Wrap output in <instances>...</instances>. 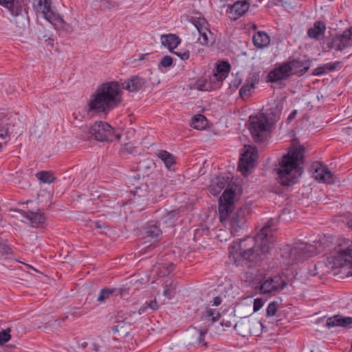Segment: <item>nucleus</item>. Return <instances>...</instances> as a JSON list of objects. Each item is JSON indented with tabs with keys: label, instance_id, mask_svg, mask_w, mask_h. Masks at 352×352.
I'll return each mask as SVG.
<instances>
[{
	"label": "nucleus",
	"instance_id": "1",
	"mask_svg": "<svg viewBox=\"0 0 352 352\" xmlns=\"http://www.w3.org/2000/svg\"><path fill=\"white\" fill-rule=\"evenodd\" d=\"M235 190L228 188L222 194L219 201V216L221 223L230 221L231 234L234 235L243 228L246 222V216L250 214V208L248 206H243L235 212L234 198Z\"/></svg>",
	"mask_w": 352,
	"mask_h": 352
},
{
	"label": "nucleus",
	"instance_id": "2",
	"mask_svg": "<svg viewBox=\"0 0 352 352\" xmlns=\"http://www.w3.org/2000/svg\"><path fill=\"white\" fill-rule=\"evenodd\" d=\"M121 102L120 85L111 81L100 85L88 103V111L98 113L108 112Z\"/></svg>",
	"mask_w": 352,
	"mask_h": 352
},
{
	"label": "nucleus",
	"instance_id": "3",
	"mask_svg": "<svg viewBox=\"0 0 352 352\" xmlns=\"http://www.w3.org/2000/svg\"><path fill=\"white\" fill-rule=\"evenodd\" d=\"M270 221L261 228L254 237L248 236L241 239L239 245V254L245 260L256 262L262 259L261 256L267 253L270 249L268 237L271 234Z\"/></svg>",
	"mask_w": 352,
	"mask_h": 352
},
{
	"label": "nucleus",
	"instance_id": "4",
	"mask_svg": "<svg viewBox=\"0 0 352 352\" xmlns=\"http://www.w3.org/2000/svg\"><path fill=\"white\" fill-rule=\"evenodd\" d=\"M305 149L303 147H296L289 150L279 162L277 168L279 182L283 186H290L302 173L300 162L302 161Z\"/></svg>",
	"mask_w": 352,
	"mask_h": 352
},
{
	"label": "nucleus",
	"instance_id": "5",
	"mask_svg": "<svg viewBox=\"0 0 352 352\" xmlns=\"http://www.w3.org/2000/svg\"><path fill=\"white\" fill-rule=\"evenodd\" d=\"M250 282L255 289L259 290L260 294L263 295L278 293L287 285L285 280L279 275L270 276L265 279H263L261 275H258Z\"/></svg>",
	"mask_w": 352,
	"mask_h": 352
},
{
	"label": "nucleus",
	"instance_id": "6",
	"mask_svg": "<svg viewBox=\"0 0 352 352\" xmlns=\"http://www.w3.org/2000/svg\"><path fill=\"white\" fill-rule=\"evenodd\" d=\"M136 316L135 311H118L116 316V324L111 327L113 333L120 338L126 337L132 329V325L136 322Z\"/></svg>",
	"mask_w": 352,
	"mask_h": 352
},
{
	"label": "nucleus",
	"instance_id": "7",
	"mask_svg": "<svg viewBox=\"0 0 352 352\" xmlns=\"http://www.w3.org/2000/svg\"><path fill=\"white\" fill-rule=\"evenodd\" d=\"M269 118L265 113L250 118V131L255 142H262L270 128Z\"/></svg>",
	"mask_w": 352,
	"mask_h": 352
},
{
	"label": "nucleus",
	"instance_id": "8",
	"mask_svg": "<svg viewBox=\"0 0 352 352\" xmlns=\"http://www.w3.org/2000/svg\"><path fill=\"white\" fill-rule=\"evenodd\" d=\"M220 317L221 315L217 309L206 308L201 316V320L204 321V324H206L205 327L200 329H197L195 327L192 329V330H193L195 333L197 335L195 343L202 344L205 346L206 345V343L204 342V336L208 333V327L210 324L219 320Z\"/></svg>",
	"mask_w": 352,
	"mask_h": 352
},
{
	"label": "nucleus",
	"instance_id": "9",
	"mask_svg": "<svg viewBox=\"0 0 352 352\" xmlns=\"http://www.w3.org/2000/svg\"><path fill=\"white\" fill-rule=\"evenodd\" d=\"M89 133L100 142H113L120 140V134H114L113 128L106 122H96L90 128Z\"/></svg>",
	"mask_w": 352,
	"mask_h": 352
},
{
	"label": "nucleus",
	"instance_id": "10",
	"mask_svg": "<svg viewBox=\"0 0 352 352\" xmlns=\"http://www.w3.org/2000/svg\"><path fill=\"white\" fill-rule=\"evenodd\" d=\"M257 158V149L254 146L245 145L239 162V168L243 175L248 174L249 170L254 167Z\"/></svg>",
	"mask_w": 352,
	"mask_h": 352
},
{
	"label": "nucleus",
	"instance_id": "11",
	"mask_svg": "<svg viewBox=\"0 0 352 352\" xmlns=\"http://www.w3.org/2000/svg\"><path fill=\"white\" fill-rule=\"evenodd\" d=\"M0 5L8 10L13 16H27V4L22 0H0Z\"/></svg>",
	"mask_w": 352,
	"mask_h": 352
},
{
	"label": "nucleus",
	"instance_id": "12",
	"mask_svg": "<svg viewBox=\"0 0 352 352\" xmlns=\"http://www.w3.org/2000/svg\"><path fill=\"white\" fill-rule=\"evenodd\" d=\"M259 80V72H253L248 74L245 83L239 90L240 97L243 100H246L250 98L256 85L258 83Z\"/></svg>",
	"mask_w": 352,
	"mask_h": 352
},
{
	"label": "nucleus",
	"instance_id": "13",
	"mask_svg": "<svg viewBox=\"0 0 352 352\" xmlns=\"http://www.w3.org/2000/svg\"><path fill=\"white\" fill-rule=\"evenodd\" d=\"M292 76L291 67L289 66L287 61L272 70L268 74L267 78L270 82H275L283 80H287Z\"/></svg>",
	"mask_w": 352,
	"mask_h": 352
},
{
	"label": "nucleus",
	"instance_id": "14",
	"mask_svg": "<svg viewBox=\"0 0 352 352\" xmlns=\"http://www.w3.org/2000/svg\"><path fill=\"white\" fill-rule=\"evenodd\" d=\"M312 169L314 170L313 175L317 181L327 184L333 183V173L327 166L319 162H315L312 164Z\"/></svg>",
	"mask_w": 352,
	"mask_h": 352
},
{
	"label": "nucleus",
	"instance_id": "15",
	"mask_svg": "<svg viewBox=\"0 0 352 352\" xmlns=\"http://www.w3.org/2000/svg\"><path fill=\"white\" fill-rule=\"evenodd\" d=\"M352 44L351 32L345 30L342 34L336 36L331 39L329 47L334 48L338 51H342L344 49L350 47Z\"/></svg>",
	"mask_w": 352,
	"mask_h": 352
},
{
	"label": "nucleus",
	"instance_id": "16",
	"mask_svg": "<svg viewBox=\"0 0 352 352\" xmlns=\"http://www.w3.org/2000/svg\"><path fill=\"white\" fill-rule=\"evenodd\" d=\"M289 66L291 67V72L292 75L302 76L305 74L309 70L311 61L308 58H294L287 61Z\"/></svg>",
	"mask_w": 352,
	"mask_h": 352
},
{
	"label": "nucleus",
	"instance_id": "17",
	"mask_svg": "<svg viewBox=\"0 0 352 352\" xmlns=\"http://www.w3.org/2000/svg\"><path fill=\"white\" fill-rule=\"evenodd\" d=\"M146 82L145 78L139 76H133L122 84V88L130 92L135 93L143 90Z\"/></svg>",
	"mask_w": 352,
	"mask_h": 352
},
{
	"label": "nucleus",
	"instance_id": "18",
	"mask_svg": "<svg viewBox=\"0 0 352 352\" xmlns=\"http://www.w3.org/2000/svg\"><path fill=\"white\" fill-rule=\"evenodd\" d=\"M230 64L228 61H221L217 65L214 72L213 77L212 78H210V80L217 82L218 84H220L228 77L230 72ZM218 86H219V85H218Z\"/></svg>",
	"mask_w": 352,
	"mask_h": 352
},
{
	"label": "nucleus",
	"instance_id": "19",
	"mask_svg": "<svg viewBox=\"0 0 352 352\" xmlns=\"http://www.w3.org/2000/svg\"><path fill=\"white\" fill-rule=\"evenodd\" d=\"M18 212H20L23 217H25L34 227H38L42 225L45 221L44 213L39 211L32 212L30 210L25 211L19 210Z\"/></svg>",
	"mask_w": 352,
	"mask_h": 352
},
{
	"label": "nucleus",
	"instance_id": "20",
	"mask_svg": "<svg viewBox=\"0 0 352 352\" xmlns=\"http://www.w3.org/2000/svg\"><path fill=\"white\" fill-rule=\"evenodd\" d=\"M352 324L351 317H344L340 315H336L327 320V326L330 328L333 327H342L348 328Z\"/></svg>",
	"mask_w": 352,
	"mask_h": 352
},
{
	"label": "nucleus",
	"instance_id": "21",
	"mask_svg": "<svg viewBox=\"0 0 352 352\" xmlns=\"http://www.w3.org/2000/svg\"><path fill=\"white\" fill-rule=\"evenodd\" d=\"M228 182L229 177L222 175L217 176L209 186L210 192L214 195H219L228 184Z\"/></svg>",
	"mask_w": 352,
	"mask_h": 352
},
{
	"label": "nucleus",
	"instance_id": "22",
	"mask_svg": "<svg viewBox=\"0 0 352 352\" xmlns=\"http://www.w3.org/2000/svg\"><path fill=\"white\" fill-rule=\"evenodd\" d=\"M52 0H38L35 6L38 11H41L44 17L49 21L54 19V13L51 9Z\"/></svg>",
	"mask_w": 352,
	"mask_h": 352
},
{
	"label": "nucleus",
	"instance_id": "23",
	"mask_svg": "<svg viewBox=\"0 0 352 352\" xmlns=\"http://www.w3.org/2000/svg\"><path fill=\"white\" fill-rule=\"evenodd\" d=\"M250 3L248 0H239L230 7V12L234 14V19L243 16L249 9Z\"/></svg>",
	"mask_w": 352,
	"mask_h": 352
},
{
	"label": "nucleus",
	"instance_id": "24",
	"mask_svg": "<svg viewBox=\"0 0 352 352\" xmlns=\"http://www.w3.org/2000/svg\"><path fill=\"white\" fill-rule=\"evenodd\" d=\"M252 41L256 47L263 49L270 45V37L265 32L258 31L254 34Z\"/></svg>",
	"mask_w": 352,
	"mask_h": 352
},
{
	"label": "nucleus",
	"instance_id": "25",
	"mask_svg": "<svg viewBox=\"0 0 352 352\" xmlns=\"http://www.w3.org/2000/svg\"><path fill=\"white\" fill-rule=\"evenodd\" d=\"M143 231L146 236L151 239H157L162 234V231L157 224V222L154 221L148 222L143 227Z\"/></svg>",
	"mask_w": 352,
	"mask_h": 352
},
{
	"label": "nucleus",
	"instance_id": "26",
	"mask_svg": "<svg viewBox=\"0 0 352 352\" xmlns=\"http://www.w3.org/2000/svg\"><path fill=\"white\" fill-rule=\"evenodd\" d=\"M326 30L325 23L322 21H317L314 26L307 31V35L314 39H318L320 36L324 35Z\"/></svg>",
	"mask_w": 352,
	"mask_h": 352
},
{
	"label": "nucleus",
	"instance_id": "27",
	"mask_svg": "<svg viewBox=\"0 0 352 352\" xmlns=\"http://www.w3.org/2000/svg\"><path fill=\"white\" fill-rule=\"evenodd\" d=\"M181 43V39L175 34H169L162 36V43L167 47L170 52Z\"/></svg>",
	"mask_w": 352,
	"mask_h": 352
},
{
	"label": "nucleus",
	"instance_id": "28",
	"mask_svg": "<svg viewBox=\"0 0 352 352\" xmlns=\"http://www.w3.org/2000/svg\"><path fill=\"white\" fill-rule=\"evenodd\" d=\"M17 131L14 130V125L7 123L5 125L0 126V138L8 141L11 137H14L17 134Z\"/></svg>",
	"mask_w": 352,
	"mask_h": 352
},
{
	"label": "nucleus",
	"instance_id": "29",
	"mask_svg": "<svg viewBox=\"0 0 352 352\" xmlns=\"http://www.w3.org/2000/svg\"><path fill=\"white\" fill-rule=\"evenodd\" d=\"M179 217V212L178 210H173L168 212L166 214H164L161 220L162 222L166 224L167 226H174L175 221Z\"/></svg>",
	"mask_w": 352,
	"mask_h": 352
},
{
	"label": "nucleus",
	"instance_id": "30",
	"mask_svg": "<svg viewBox=\"0 0 352 352\" xmlns=\"http://www.w3.org/2000/svg\"><path fill=\"white\" fill-rule=\"evenodd\" d=\"M283 110V105L278 104L275 107H272L269 110V112L266 113V116L269 118L270 124H274L279 118L281 111Z\"/></svg>",
	"mask_w": 352,
	"mask_h": 352
},
{
	"label": "nucleus",
	"instance_id": "31",
	"mask_svg": "<svg viewBox=\"0 0 352 352\" xmlns=\"http://www.w3.org/2000/svg\"><path fill=\"white\" fill-rule=\"evenodd\" d=\"M117 288H109L104 287L100 291L98 296L97 300L98 302L102 303L105 302L107 300L109 299V298L114 295L117 292Z\"/></svg>",
	"mask_w": 352,
	"mask_h": 352
},
{
	"label": "nucleus",
	"instance_id": "32",
	"mask_svg": "<svg viewBox=\"0 0 352 352\" xmlns=\"http://www.w3.org/2000/svg\"><path fill=\"white\" fill-rule=\"evenodd\" d=\"M157 156L164 162L165 166L168 169H170V166L175 163L173 155L166 151H160L158 153Z\"/></svg>",
	"mask_w": 352,
	"mask_h": 352
},
{
	"label": "nucleus",
	"instance_id": "33",
	"mask_svg": "<svg viewBox=\"0 0 352 352\" xmlns=\"http://www.w3.org/2000/svg\"><path fill=\"white\" fill-rule=\"evenodd\" d=\"M207 120L204 116L198 114L195 116L191 120V126L196 129H204L206 125Z\"/></svg>",
	"mask_w": 352,
	"mask_h": 352
},
{
	"label": "nucleus",
	"instance_id": "34",
	"mask_svg": "<svg viewBox=\"0 0 352 352\" xmlns=\"http://www.w3.org/2000/svg\"><path fill=\"white\" fill-rule=\"evenodd\" d=\"M177 283L173 280L166 281L164 285V295L168 299H171L175 294Z\"/></svg>",
	"mask_w": 352,
	"mask_h": 352
},
{
	"label": "nucleus",
	"instance_id": "35",
	"mask_svg": "<svg viewBox=\"0 0 352 352\" xmlns=\"http://www.w3.org/2000/svg\"><path fill=\"white\" fill-rule=\"evenodd\" d=\"M159 308V305L157 302L156 300H152L149 302H146L138 310L137 313V316L144 314L147 311L148 309H150L151 311H156Z\"/></svg>",
	"mask_w": 352,
	"mask_h": 352
},
{
	"label": "nucleus",
	"instance_id": "36",
	"mask_svg": "<svg viewBox=\"0 0 352 352\" xmlns=\"http://www.w3.org/2000/svg\"><path fill=\"white\" fill-rule=\"evenodd\" d=\"M199 34V37L198 38V41L202 45H208L209 43L212 44L213 43L212 38V34L209 28H208L206 31H202Z\"/></svg>",
	"mask_w": 352,
	"mask_h": 352
},
{
	"label": "nucleus",
	"instance_id": "37",
	"mask_svg": "<svg viewBox=\"0 0 352 352\" xmlns=\"http://www.w3.org/2000/svg\"><path fill=\"white\" fill-rule=\"evenodd\" d=\"M192 24L195 26L198 32L206 31L209 28V24L204 18H193L192 19Z\"/></svg>",
	"mask_w": 352,
	"mask_h": 352
},
{
	"label": "nucleus",
	"instance_id": "38",
	"mask_svg": "<svg viewBox=\"0 0 352 352\" xmlns=\"http://www.w3.org/2000/svg\"><path fill=\"white\" fill-rule=\"evenodd\" d=\"M38 179L45 184H51L55 180L54 175L47 171H41L36 175Z\"/></svg>",
	"mask_w": 352,
	"mask_h": 352
},
{
	"label": "nucleus",
	"instance_id": "39",
	"mask_svg": "<svg viewBox=\"0 0 352 352\" xmlns=\"http://www.w3.org/2000/svg\"><path fill=\"white\" fill-rule=\"evenodd\" d=\"M12 254V248L8 244V240L0 236V254L3 256Z\"/></svg>",
	"mask_w": 352,
	"mask_h": 352
},
{
	"label": "nucleus",
	"instance_id": "40",
	"mask_svg": "<svg viewBox=\"0 0 352 352\" xmlns=\"http://www.w3.org/2000/svg\"><path fill=\"white\" fill-rule=\"evenodd\" d=\"M136 152V148L131 142L122 144L120 147L119 154L122 156L128 154H133Z\"/></svg>",
	"mask_w": 352,
	"mask_h": 352
},
{
	"label": "nucleus",
	"instance_id": "41",
	"mask_svg": "<svg viewBox=\"0 0 352 352\" xmlns=\"http://www.w3.org/2000/svg\"><path fill=\"white\" fill-rule=\"evenodd\" d=\"M99 2L100 6L104 9L111 10L120 6V3L114 0H99Z\"/></svg>",
	"mask_w": 352,
	"mask_h": 352
},
{
	"label": "nucleus",
	"instance_id": "42",
	"mask_svg": "<svg viewBox=\"0 0 352 352\" xmlns=\"http://www.w3.org/2000/svg\"><path fill=\"white\" fill-rule=\"evenodd\" d=\"M342 65V63L341 61H336L334 63H328L324 64L323 68L325 71V74L332 72L338 69V67H341Z\"/></svg>",
	"mask_w": 352,
	"mask_h": 352
},
{
	"label": "nucleus",
	"instance_id": "43",
	"mask_svg": "<svg viewBox=\"0 0 352 352\" xmlns=\"http://www.w3.org/2000/svg\"><path fill=\"white\" fill-rule=\"evenodd\" d=\"M278 307V304L277 302L273 301V302H270L268 305V307L267 308L266 316L267 317L274 316L277 311Z\"/></svg>",
	"mask_w": 352,
	"mask_h": 352
},
{
	"label": "nucleus",
	"instance_id": "44",
	"mask_svg": "<svg viewBox=\"0 0 352 352\" xmlns=\"http://www.w3.org/2000/svg\"><path fill=\"white\" fill-rule=\"evenodd\" d=\"M10 328L0 331V345L7 342L10 339L11 336L10 334Z\"/></svg>",
	"mask_w": 352,
	"mask_h": 352
},
{
	"label": "nucleus",
	"instance_id": "45",
	"mask_svg": "<svg viewBox=\"0 0 352 352\" xmlns=\"http://www.w3.org/2000/svg\"><path fill=\"white\" fill-rule=\"evenodd\" d=\"M314 272H313L314 276H323L324 274V272H322L321 270L324 267H325L324 264L322 262H318L317 263L314 264Z\"/></svg>",
	"mask_w": 352,
	"mask_h": 352
},
{
	"label": "nucleus",
	"instance_id": "46",
	"mask_svg": "<svg viewBox=\"0 0 352 352\" xmlns=\"http://www.w3.org/2000/svg\"><path fill=\"white\" fill-rule=\"evenodd\" d=\"M173 64V58L170 56H164L159 63V67H168Z\"/></svg>",
	"mask_w": 352,
	"mask_h": 352
},
{
	"label": "nucleus",
	"instance_id": "47",
	"mask_svg": "<svg viewBox=\"0 0 352 352\" xmlns=\"http://www.w3.org/2000/svg\"><path fill=\"white\" fill-rule=\"evenodd\" d=\"M172 53L179 57L182 60H188L190 57V52L186 50L177 52L173 51Z\"/></svg>",
	"mask_w": 352,
	"mask_h": 352
},
{
	"label": "nucleus",
	"instance_id": "48",
	"mask_svg": "<svg viewBox=\"0 0 352 352\" xmlns=\"http://www.w3.org/2000/svg\"><path fill=\"white\" fill-rule=\"evenodd\" d=\"M305 248H294L292 249L291 252H292V254H297V253H298V250H300L302 251V258L311 256L312 254L307 252L305 250Z\"/></svg>",
	"mask_w": 352,
	"mask_h": 352
},
{
	"label": "nucleus",
	"instance_id": "49",
	"mask_svg": "<svg viewBox=\"0 0 352 352\" xmlns=\"http://www.w3.org/2000/svg\"><path fill=\"white\" fill-rule=\"evenodd\" d=\"M38 38L39 39H44L45 40V43L47 45H50L51 47H53L54 45V39L51 37V36H49L47 35H43L42 36H38Z\"/></svg>",
	"mask_w": 352,
	"mask_h": 352
},
{
	"label": "nucleus",
	"instance_id": "50",
	"mask_svg": "<svg viewBox=\"0 0 352 352\" xmlns=\"http://www.w3.org/2000/svg\"><path fill=\"white\" fill-rule=\"evenodd\" d=\"M263 305V302L261 298H256L254 302V311H258Z\"/></svg>",
	"mask_w": 352,
	"mask_h": 352
},
{
	"label": "nucleus",
	"instance_id": "51",
	"mask_svg": "<svg viewBox=\"0 0 352 352\" xmlns=\"http://www.w3.org/2000/svg\"><path fill=\"white\" fill-rule=\"evenodd\" d=\"M323 74H325V71L322 65L318 67L312 72L313 76H321Z\"/></svg>",
	"mask_w": 352,
	"mask_h": 352
},
{
	"label": "nucleus",
	"instance_id": "52",
	"mask_svg": "<svg viewBox=\"0 0 352 352\" xmlns=\"http://www.w3.org/2000/svg\"><path fill=\"white\" fill-rule=\"evenodd\" d=\"M92 350L94 352H106V348L104 346L99 345L96 343L92 344Z\"/></svg>",
	"mask_w": 352,
	"mask_h": 352
},
{
	"label": "nucleus",
	"instance_id": "53",
	"mask_svg": "<svg viewBox=\"0 0 352 352\" xmlns=\"http://www.w3.org/2000/svg\"><path fill=\"white\" fill-rule=\"evenodd\" d=\"M241 84V79L239 78H236L235 79H234L232 81L230 85L232 86L234 88L237 89Z\"/></svg>",
	"mask_w": 352,
	"mask_h": 352
},
{
	"label": "nucleus",
	"instance_id": "54",
	"mask_svg": "<svg viewBox=\"0 0 352 352\" xmlns=\"http://www.w3.org/2000/svg\"><path fill=\"white\" fill-rule=\"evenodd\" d=\"M117 289H118L117 292L116 294H114L115 296L119 295V296H122L129 293L128 289L126 288H119V289L117 288Z\"/></svg>",
	"mask_w": 352,
	"mask_h": 352
},
{
	"label": "nucleus",
	"instance_id": "55",
	"mask_svg": "<svg viewBox=\"0 0 352 352\" xmlns=\"http://www.w3.org/2000/svg\"><path fill=\"white\" fill-rule=\"evenodd\" d=\"M221 303V298L219 296H216L213 298L212 305L219 306Z\"/></svg>",
	"mask_w": 352,
	"mask_h": 352
},
{
	"label": "nucleus",
	"instance_id": "56",
	"mask_svg": "<svg viewBox=\"0 0 352 352\" xmlns=\"http://www.w3.org/2000/svg\"><path fill=\"white\" fill-rule=\"evenodd\" d=\"M297 114V110H294L288 116L287 121L290 122L293 119L295 118Z\"/></svg>",
	"mask_w": 352,
	"mask_h": 352
},
{
	"label": "nucleus",
	"instance_id": "57",
	"mask_svg": "<svg viewBox=\"0 0 352 352\" xmlns=\"http://www.w3.org/2000/svg\"><path fill=\"white\" fill-rule=\"evenodd\" d=\"M221 324L222 326L225 325L226 327H230L232 325V324L230 321H226V322L222 321L221 322Z\"/></svg>",
	"mask_w": 352,
	"mask_h": 352
},
{
	"label": "nucleus",
	"instance_id": "58",
	"mask_svg": "<svg viewBox=\"0 0 352 352\" xmlns=\"http://www.w3.org/2000/svg\"><path fill=\"white\" fill-rule=\"evenodd\" d=\"M347 224H348V226H349L351 229H352V219H350V220L348 221Z\"/></svg>",
	"mask_w": 352,
	"mask_h": 352
},
{
	"label": "nucleus",
	"instance_id": "59",
	"mask_svg": "<svg viewBox=\"0 0 352 352\" xmlns=\"http://www.w3.org/2000/svg\"><path fill=\"white\" fill-rule=\"evenodd\" d=\"M168 270L169 272H170V271H172V270H173V264H172V263H171V264L168 266Z\"/></svg>",
	"mask_w": 352,
	"mask_h": 352
},
{
	"label": "nucleus",
	"instance_id": "60",
	"mask_svg": "<svg viewBox=\"0 0 352 352\" xmlns=\"http://www.w3.org/2000/svg\"><path fill=\"white\" fill-rule=\"evenodd\" d=\"M95 224H96V226L97 228H101V226L99 225V223H98V221H97V222H95Z\"/></svg>",
	"mask_w": 352,
	"mask_h": 352
},
{
	"label": "nucleus",
	"instance_id": "61",
	"mask_svg": "<svg viewBox=\"0 0 352 352\" xmlns=\"http://www.w3.org/2000/svg\"><path fill=\"white\" fill-rule=\"evenodd\" d=\"M347 31H349L351 32V37H352V27L349 29H346Z\"/></svg>",
	"mask_w": 352,
	"mask_h": 352
},
{
	"label": "nucleus",
	"instance_id": "62",
	"mask_svg": "<svg viewBox=\"0 0 352 352\" xmlns=\"http://www.w3.org/2000/svg\"><path fill=\"white\" fill-rule=\"evenodd\" d=\"M199 90H208V87H206V88L199 87Z\"/></svg>",
	"mask_w": 352,
	"mask_h": 352
},
{
	"label": "nucleus",
	"instance_id": "63",
	"mask_svg": "<svg viewBox=\"0 0 352 352\" xmlns=\"http://www.w3.org/2000/svg\"><path fill=\"white\" fill-rule=\"evenodd\" d=\"M252 27L254 30H256L257 28V26L255 24H254Z\"/></svg>",
	"mask_w": 352,
	"mask_h": 352
}]
</instances>
